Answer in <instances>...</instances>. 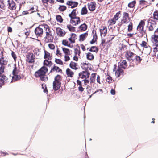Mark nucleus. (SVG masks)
<instances>
[{
    "label": "nucleus",
    "instance_id": "f257e3e1",
    "mask_svg": "<svg viewBox=\"0 0 158 158\" xmlns=\"http://www.w3.org/2000/svg\"><path fill=\"white\" fill-rule=\"evenodd\" d=\"M127 66V64L126 61L125 60H123L122 61H120L118 63V69L116 70V65H114V68L113 71H115L116 75L118 77L120 75H123V71L122 69V68L124 69Z\"/></svg>",
    "mask_w": 158,
    "mask_h": 158
},
{
    "label": "nucleus",
    "instance_id": "f03ea898",
    "mask_svg": "<svg viewBox=\"0 0 158 158\" xmlns=\"http://www.w3.org/2000/svg\"><path fill=\"white\" fill-rule=\"evenodd\" d=\"M48 71V69L45 66H43L38 71L35 72V76L37 77L40 78V80L44 81H47V77L45 74Z\"/></svg>",
    "mask_w": 158,
    "mask_h": 158
},
{
    "label": "nucleus",
    "instance_id": "7ed1b4c3",
    "mask_svg": "<svg viewBox=\"0 0 158 158\" xmlns=\"http://www.w3.org/2000/svg\"><path fill=\"white\" fill-rule=\"evenodd\" d=\"M44 30L46 34L44 37L45 41L47 42H52L53 38L52 32L49 26L46 24H44Z\"/></svg>",
    "mask_w": 158,
    "mask_h": 158
},
{
    "label": "nucleus",
    "instance_id": "20e7f679",
    "mask_svg": "<svg viewBox=\"0 0 158 158\" xmlns=\"http://www.w3.org/2000/svg\"><path fill=\"white\" fill-rule=\"evenodd\" d=\"M135 55L131 52H128L126 54L125 56L127 59L131 63V66H133L134 64V62H135V59H134V58Z\"/></svg>",
    "mask_w": 158,
    "mask_h": 158
},
{
    "label": "nucleus",
    "instance_id": "39448f33",
    "mask_svg": "<svg viewBox=\"0 0 158 158\" xmlns=\"http://www.w3.org/2000/svg\"><path fill=\"white\" fill-rule=\"evenodd\" d=\"M130 21L131 18L129 17V14L126 12H124L123 14L121 21V24H127Z\"/></svg>",
    "mask_w": 158,
    "mask_h": 158
},
{
    "label": "nucleus",
    "instance_id": "423d86ee",
    "mask_svg": "<svg viewBox=\"0 0 158 158\" xmlns=\"http://www.w3.org/2000/svg\"><path fill=\"white\" fill-rule=\"evenodd\" d=\"M44 29V24L40 25L36 27L35 30V32L37 36L40 37L43 33V31Z\"/></svg>",
    "mask_w": 158,
    "mask_h": 158
},
{
    "label": "nucleus",
    "instance_id": "0eeeda50",
    "mask_svg": "<svg viewBox=\"0 0 158 158\" xmlns=\"http://www.w3.org/2000/svg\"><path fill=\"white\" fill-rule=\"evenodd\" d=\"M18 73V70L15 65V67L13 71V76H12L11 82H14L15 81L21 79V77L19 75H18L17 74Z\"/></svg>",
    "mask_w": 158,
    "mask_h": 158
},
{
    "label": "nucleus",
    "instance_id": "6e6552de",
    "mask_svg": "<svg viewBox=\"0 0 158 158\" xmlns=\"http://www.w3.org/2000/svg\"><path fill=\"white\" fill-rule=\"evenodd\" d=\"M148 22L149 30L150 31H153L156 27V22L151 19H148Z\"/></svg>",
    "mask_w": 158,
    "mask_h": 158
},
{
    "label": "nucleus",
    "instance_id": "1a4fd4ad",
    "mask_svg": "<svg viewBox=\"0 0 158 158\" xmlns=\"http://www.w3.org/2000/svg\"><path fill=\"white\" fill-rule=\"evenodd\" d=\"M80 19L79 17H77L71 18L70 23L73 26H76L77 24H80Z\"/></svg>",
    "mask_w": 158,
    "mask_h": 158
},
{
    "label": "nucleus",
    "instance_id": "9d476101",
    "mask_svg": "<svg viewBox=\"0 0 158 158\" xmlns=\"http://www.w3.org/2000/svg\"><path fill=\"white\" fill-rule=\"evenodd\" d=\"M79 75V77L82 79H87L89 77L90 73L87 71H83L80 73Z\"/></svg>",
    "mask_w": 158,
    "mask_h": 158
},
{
    "label": "nucleus",
    "instance_id": "9b49d317",
    "mask_svg": "<svg viewBox=\"0 0 158 158\" xmlns=\"http://www.w3.org/2000/svg\"><path fill=\"white\" fill-rule=\"evenodd\" d=\"M8 8L11 10H15L16 7L15 2L12 0L8 1Z\"/></svg>",
    "mask_w": 158,
    "mask_h": 158
},
{
    "label": "nucleus",
    "instance_id": "f8f14e48",
    "mask_svg": "<svg viewBox=\"0 0 158 158\" xmlns=\"http://www.w3.org/2000/svg\"><path fill=\"white\" fill-rule=\"evenodd\" d=\"M56 32L57 34L60 37L64 36L66 33L64 30L60 27L56 28Z\"/></svg>",
    "mask_w": 158,
    "mask_h": 158
},
{
    "label": "nucleus",
    "instance_id": "ddd939ff",
    "mask_svg": "<svg viewBox=\"0 0 158 158\" xmlns=\"http://www.w3.org/2000/svg\"><path fill=\"white\" fill-rule=\"evenodd\" d=\"M66 4L68 5L69 8H74L77 6L78 3L76 2H73L72 1H68Z\"/></svg>",
    "mask_w": 158,
    "mask_h": 158
},
{
    "label": "nucleus",
    "instance_id": "4468645a",
    "mask_svg": "<svg viewBox=\"0 0 158 158\" xmlns=\"http://www.w3.org/2000/svg\"><path fill=\"white\" fill-rule=\"evenodd\" d=\"M151 41L154 44H158V35L155 34L151 35Z\"/></svg>",
    "mask_w": 158,
    "mask_h": 158
},
{
    "label": "nucleus",
    "instance_id": "2eb2a0df",
    "mask_svg": "<svg viewBox=\"0 0 158 158\" xmlns=\"http://www.w3.org/2000/svg\"><path fill=\"white\" fill-rule=\"evenodd\" d=\"M96 4L95 3L91 2L88 4V8L89 10L94 11L95 9Z\"/></svg>",
    "mask_w": 158,
    "mask_h": 158
},
{
    "label": "nucleus",
    "instance_id": "dca6fc26",
    "mask_svg": "<svg viewBox=\"0 0 158 158\" xmlns=\"http://www.w3.org/2000/svg\"><path fill=\"white\" fill-rule=\"evenodd\" d=\"M61 83L60 82L54 81L53 83V89L55 91L58 90L60 87Z\"/></svg>",
    "mask_w": 158,
    "mask_h": 158
},
{
    "label": "nucleus",
    "instance_id": "f3484780",
    "mask_svg": "<svg viewBox=\"0 0 158 158\" xmlns=\"http://www.w3.org/2000/svg\"><path fill=\"white\" fill-rule=\"evenodd\" d=\"M144 22L143 21H141L139 23L137 27V30L140 32H142L143 31Z\"/></svg>",
    "mask_w": 158,
    "mask_h": 158
},
{
    "label": "nucleus",
    "instance_id": "a211bd4d",
    "mask_svg": "<svg viewBox=\"0 0 158 158\" xmlns=\"http://www.w3.org/2000/svg\"><path fill=\"white\" fill-rule=\"evenodd\" d=\"M70 37L68 39V40L71 43H75V40L77 39V36L74 33H72L70 35Z\"/></svg>",
    "mask_w": 158,
    "mask_h": 158
},
{
    "label": "nucleus",
    "instance_id": "6ab92c4d",
    "mask_svg": "<svg viewBox=\"0 0 158 158\" xmlns=\"http://www.w3.org/2000/svg\"><path fill=\"white\" fill-rule=\"evenodd\" d=\"M100 34L101 36L104 37L107 33V29L105 27H103L100 29Z\"/></svg>",
    "mask_w": 158,
    "mask_h": 158
},
{
    "label": "nucleus",
    "instance_id": "aec40b11",
    "mask_svg": "<svg viewBox=\"0 0 158 158\" xmlns=\"http://www.w3.org/2000/svg\"><path fill=\"white\" fill-rule=\"evenodd\" d=\"M8 78L7 77L3 75H0V82L3 84L6 81Z\"/></svg>",
    "mask_w": 158,
    "mask_h": 158
},
{
    "label": "nucleus",
    "instance_id": "412c9836",
    "mask_svg": "<svg viewBox=\"0 0 158 158\" xmlns=\"http://www.w3.org/2000/svg\"><path fill=\"white\" fill-rule=\"evenodd\" d=\"M87 28V25L85 23H83L79 27V30L81 31H85Z\"/></svg>",
    "mask_w": 158,
    "mask_h": 158
},
{
    "label": "nucleus",
    "instance_id": "4be33fe9",
    "mask_svg": "<svg viewBox=\"0 0 158 158\" xmlns=\"http://www.w3.org/2000/svg\"><path fill=\"white\" fill-rule=\"evenodd\" d=\"M62 71L59 67L54 66L53 68L52 69L50 72H61Z\"/></svg>",
    "mask_w": 158,
    "mask_h": 158
},
{
    "label": "nucleus",
    "instance_id": "5701e85b",
    "mask_svg": "<svg viewBox=\"0 0 158 158\" xmlns=\"http://www.w3.org/2000/svg\"><path fill=\"white\" fill-rule=\"evenodd\" d=\"M77 10L76 9H74L71 12V13L69 15V16L70 18L77 17L76 16L77 15Z\"/></svg>",
    "mask_w": 158,
    "mask_h": 158
},
{
    "label": "nucleus",
    "instance_id": "b1692460",
    "mask_svg": "<svg viewBox=\"0 0 158 158\" xmlns=\"http://www.w3.org/2000/svg\"><path fill=\"white\" fill-rule=\"evenodd\" d=\"M88 36V33L87 32L79 36V40L80 41H83Z\"/></svg>",
    "mask_w": 158,
    "mask_h": 158
},
{
    "label": "nucleus",
    "instance_id": "393cba45",
    "mask_svg": "<svg viewBox=\"0 0 158 158\" xmlns=\"http://www.w3.org/2000/svg\"><path fill=\"white\" fill-rule=\"evenodd\" d=\"M66 73L68 76L72 77L74 75L73 72L69 69L67 68L66 70Z\"/></svg>",
    "mask_w": 158,
    "mask_h": 158
},
{
    "label": "nucleus",
    "instance_id": "a878e982",
    "mask_svg": "<svg viewBox=\"0 0 158 158\" xmlns=\"http://www.w3.org/2000/svg\"><path fill=\"white\" fill-rule=\"evenodd\" d=\"M7 64V61L3 57L0 59V64L1 66H5V65Z\"/></svg>",
    "mask_w": 158,
    "mask_h": 158
},
{
    "label": "nucleus",
    "instance_id": "bb28decb",
    "mask_svg": "<svg viewBox=\"0 0 158 158\" xmlns=\"http://www.w3.org/2000/svg\"><path fill=\"white\" fill-rule=\"evenodd\" d=\"M27 60L29 63H32L34 62V57L32 54H30L27 56Z\"/></svg>",
    "mask_w": 158,
    "mask_h": 158
},
{
    "label": "nucleus",
    "instance_id": "cd10ccee",
    "mask_svg": "<svg viewBox=\"0 0 158 158\" xmlns=\"http://www.w3.org/2000/svg\"><path fill=\"white\" fill-rule=\"evenodd\" d=\"M69 66L70 67L75 70H76L78 69L77 68V64L73 62H71Z\"/></svg>",
    "mask_w": 158,
    "mask_h": 158
},
{
    "label": "nucleus",
    "instance_id": "c85d7f7f",
    "mask_svg": "<svg viewBox=\"0 0 158 158\" xmlns=\"http://www.w3.org/2000/svg\"><path fill=\"white\" fill-rule=\"evenodd\" d=\"M52 64V62L51 61H48L47 60H45L44 62V66H46L48 67H50Z\"/></svg>",
    "mask_w": 158,
    "mask_h": 158
},
{
    "label": "nucleus",
    "instance_id": "c756f323",
    "mask_svg": "<svg viewBox=\"0 0 158 158\" xmlns=\"http://www.w3.org/2000/svg\"><path fill=\"white\" fill-rule=\"evenodd\" d=\"M116 21L115 20V19L113 18L108 20V23L109 26L113 25L115 24Z\"/></svg>",
    "mask_w": 158,
    "mask_h": 158
},
{
    "label": "nucleus",
    "instance_id": "7c9ffc66",
    "mask_svg": "<svg viewBox=\"0 0 158 158\" xmlns=\"http://www.w3.org/2000/svg\"><path fill=\"white\" fill-rule=\"evenodd\" d=\"M62 49L65 55H70L71 52L69 49L63 47L62 48Z\"/></svg>",
    "mask_w": 158,
    "mask_h": 158
},
{
    "label": "nucleus",
    "instance_id": "2f4dec72",
    "mask_svg": "<svg viewBox=\"0 0 158 158\" xmlns=\"http://www.w3.org/2000/svg\"><path fill=\"white\" fill-rule=\"evenodd\" d=\"M62 44L64 46L69 47H72L70 45L71 44L67 40H63L62 41Z\"/></svg>",
    "mask_w": 158,
    "mask_h": 158
},
{
    "label": "nucleus",
    "instance_id": "473e14b6",
    "mask_svg": "<svg viewBox=\"0 0 158 158\" xmlns=\"http://www.w3.org/2000/svg\"><path fill=\"white\" fill-rule=\"evenodd\" d=\"M86 56L87 59L90 60H92L94 58V55L90 52L88 53L87 54Z\"/></svg>",
    "mask_w": 158,
    "mask_h": 158
},
{
    "label": "nucleus",
    "instance_id": "72a5a7b5",
    "mask_svg": "<svg viewBox=\"0 0 158 158\" xmlns=\"http://www.w3.org/2000/svg\"><path fill=\"white\" fill-rule=\"evenodd\" d=\"M134 59H135V61H137V62L136 63V64H137L138 63H139L141 60V59L140 57L139 56H137L135 54L134 55Z\"/></svg>",
    "mask_w": 158,
    "mask_h": 158
},
{
    "label": "nucleus",
    "instance_id": "f704fd0d",
    "mask_svg": "<svg viewBox=\"0 0 158 158\" xmlns=\"http://www.w3.org/2000/svg\"><path fill=\"white\" fill-rule=\"evenodd\" d=\"M143 50L146 52L147 54H150L151 51V48L149 45L144 49L143 48Z\"/></svg>",
    "mask_w": 158,
    "mask_h": 158
},
{
    "label": "nucleus",
    "instance_id": "c9c22d12",
    "mask_svg": "<svg viewBox=\"0 0 158 158\" xmlns=\"http://www.w3.org/2000/svg\"><path fill=\"white\" fill-rule=\"evenodd\" d=\"M96 73H92L90 77V83H94L95 81L96 77Z\"/></svg>",
    "mask_w": 158,
    "mask_h": 158
},
{
    "label": "nucleus",
    "instance_id": "e433bc0d",
    "mask_svg": "<svg viewBox=\"0 0 158 158\" xmlns=\"http://www.w3.org/2000/svg\"><path fill=\"white\" fill-rule=\"evenodd\" d=\"M106 81L109 83H112L113 81V80L112 79V77L108 75L106 76Z\"/></svg>",
    "mask_w": 158,
    "mask_h": 158
},
{
    "label": "nucleus",
    "instance_id": "4c0bfd02",
    "mask_svg": "<svg viewBox=\"0 0 158 158\" xmlns=\"http://www.w3.org/2000/svg\"><path fill=\"white\" fill-rule=\"evenodd\" d=\"M66 27L70 31L73 32L75 31V27H73L70 24L67 25Z\"/></svg>",
    "mask_w": 158,
    "mask_h": 158
},
{
    "label": "nucleus",
    "instance_id": "58836bf2",
    "mask_svg": "<svg viewBox=\"0 0 158 158\" xmlns=\"http://www.w3.org/2000/svg\"><path fill=\"white\" fill-rule=\"evenodd\" d=\"M120 12L119 11L116 13L113 18L115 20L117 21L120 17Z\"/></svg>",
    "mask_w": 158,
    "mask_h": 158
},
{
    "label": "nucleus",
    "instance_id": "ea45409f",
    "mask_svg": "<svg viewBox=\"0 0 158 158\" xmlns=\"http://www.w3.org/2000/svg\"><path fill=\"white\" fill-rule=\"evenodd\" d=\"M152 47L154 52H156L158 51V44H154Z\"/></svg>",
    "mask_w": 158,
    "mask_h": 158
},
{
    "label": "nucleus",
    "instance_id": "a19ab883",
    "mask_svg": "<svg viewBox=\"0 0 158 158\" xmlns=\"http://www.w3.org/2000/svg\"><path fill=\"white\" fill-rule=\"evenodd\" d=\"M56 19L58 22H59L60 23H61L63 21V19H62L61 16L60 15H56Z\"/></svg>",
    "mask_w": 158,
    "mask_h": 158
},
{
    "label": "nucleus",
    "instance_id": "79ce46f5",
    "mask_svg": "<svg viewBox=\"0 0 158 158\" xmlns=\"http://www.w3.org/2000/svg\"><path fill=\"white\" fill-rule=\"evenodd\" d=\"M81 15H85L87 13V8L86 7H84L82 8L81 10Z\"/></svg>",
    "mask_w": 158,
    "mask_h": 158
},
{
    "label": "nucleus",
    "instance_id": "37998d69",
    "mask_svg": "<svg viewBox=\"0 0 158 158\" xmlns=\"http://www.w3.org/2000/svg\"><path fill=\"white\" fill-rule=\"evenodd\" d=\"M34 9V8L33 7H32L31 8V9L28 10V11H24L23 12V15H27V14H28L29 13H31L34 12V11H32L31 12H30L31 10H33Z\"/></svg>",
    "mask_w": 158,
    "mask_h": 158
},
{
    "label": "nucleus",
    "instance_id": "c03bdc74",
    "mask_svg": "<svg viewBox=\"0 0 158 158\" xmlns=\"http://www.w3.org/2000/svg\"><path fill=\"white\" fill-rule=\"evenodd\" d=\"M89 51L97 52L98 51V49L96 47L92 46L90 48V49H89Z\"/></svg>",
    "mask_w": 158,
    "mask_h": 158
},
{
    "label": "nucleus",
    "instance_id": "a18cd8bd",
    "mask_svg": "<svg viewBox=\"0 0 158 158\" xmlns=\"http://www.w3.org/2000/svg\"><path fill=\"white\" fill-rule=\"evenodd\" d=\"M62 80L61 76L60 75H57L55 78V81H57L58 82H60Z\"/></svg>",
    "mask_w": 158,
    "mask_h": 158
},
{
    "label": "nucleus",
    "instance_id": "49530a36",
    "mask_svg": "<svg viewBox=\"0 0 158 158\" xmlns=\"http://www.w3.org/2000/svg\"><path fill=\"white\" fill-rule=\"evenodd\" d=\"M154 19L158 20V11H156L154 12L153 14Z\"/></svg>",
    "mask_w": 158,
    "mask_h": 158
},
{
    "label": "nucleus",
    "instance_id": "de8ad7c7",
    "mask_svg": "<svg viewBox=\"0 0 158 158\" xmlns=\"http://www.w3.org/2000/svg\"><path fill=\"white\" fill-rule=\"evenodd\" d=\"M66 9V7L65 6H60L59 8V10L61 11H64Z\"/></svg>",
    "mask_w": 158,
    "mask_h": 158
},
{
    "label": "nucleus",
    "instance_id": "09e8293b",
    "mask_svg": "<svg viewBox=\"0 0 158 158\" xmlns=\"http://www.w3.org/2000/svg\"><path fill=\"white\" fill-rule=\"evenodd\" d=\"M132 26V23L131 22H130L128 25V31L130 32L132 30L133 27Z\"/></svg>",
    "mask_w": 158,
    "mask_h": 158
},
{
    "label": "nucleus",
    "instance_id": "8fccbe9b",
    "mask_svg": "<svg viewBox=\"0 0 158 158\" xmlns=\"http://www.w3.org/2000/svg\"><path fill=\"white\" fill-rule=\"evenodd\" d=\"M135 3H136L135 1H133L132 2H131L130 3L128 4V6L129 7L132 8L135 5Z\"/></svg>",
    "mask_w": 158,
    "mask_h": 158
},
{
    "label": "nucleus",
    "instance_id": "3c124183",
    "mask_svg": "<svg viewBox=\"0 0 158 158\" xmlns=\"http://www.w3.org/2000/svg\"><path fill=\"white\" fill-rule=\"evenodd\" d=\"M140 45L142 47H143L144 48L147 47L148 46H149V45H148L147 43L144 41H142Z\"/></svg>",
    "mask_w": 158,
    "mask_h": 158
},
{
    "label": "nucleus",
    "instance_id": "603ef678",
    "mask_svg": "<svg viewBox=\"0 0 158 158\" xmlns=\"http://www.w3.org/2000/svg\"><path fill=\"white\" fill-rule=\"evenodd\" d=\"M97 38V36L96 35H94L93 36V38L92 40L90 41V43L91 44H93L95 43V42L96 41Z\"/></svg>",
    "mask_w": 158,
    "mask_h": 158
},
{
    "label": "nucleus",
    "instance_id": "864d4df0",
    "mask_svg": "<svg viewBox=\"0 0 158 158\" xmlns=\"http://www.w3.org/2000/svg\"><path fill=\"white\" fill-rule=\"evenodd\" d=\"M96 80L97 82L99 84H101L102 82V81L101 80L100 76L99 75L97 76Z\"/></svg>",
    "mask_w": 158,
    "mask_h": 158
},
{
    "label": "nucleus",
    "instance_id": "5fc2aeb1",
    "mask_svg": "<svg viewBox=\"0 0 158 158\" xmlns=\"http://www.w3.org/2000/svg\"><path fill=\"white\" fill-rule=\"evenodd\" d=\"M42 88L43 89L44 92L47 93L48 91L47 89V88L46 86V85L45 84H42Z\"/></svg>",
    "mask_w": 158,
    "mask_h": 158
},
{
    "label": "nucleus",
    "instance_id": "6e6d98bb",
    "mask_svg": "<svg viewBox=\"0 0 158 158\" xmlns=\"http://www.w3.org/2000/svg\"><path fill=\"white\" fill-rule=\"evenodd\" d=\"M5 66H1L0 67V75H2V73L4 72L5 69Z\"/></svg>",
    "mask_w": 158,
    "mask_h": 158
},
{
    "label": "nucleus",
    "instance_id": "4d7b16f0",
    "mask_svg": "<svg viewBox=\"0 0 158 158\" xmlns=\"http://www.w3.org/2000/svg\"><path fill=\"white\" fill-rule=\"evenodd\" d=\"M48 46L51 49L53 50L55 49V46L53 44H48Z\"/></svg>",
    "mask_w": 158,
    "mask_h": 158
},
{
    "label": "nucleus",
    "instance_id": "13d9d810",
    "mask_svg": "<svg viewBox=\"0 0 158 158\" xmlns=\"http://www.w3.org/2000/svg\"><path fill=\"white\" fill-rule=\"evenodd\" d=\"M56 62L59 64L62 65L63 64V62L61 60L59 59H56L55 60Z\"/></svg>",
    "mask_w": 158,
    "mask_h": 158
},
{
    "label": "nucleus",
    "instance_id": "bf43d9fd",
    "mask_svg": "<svg viewBox=\"0 0 158 158\" xmlns=\"http://www.w3.org/2000/svg\"><path fill=\"white\" fill-rule=\"evenodd\" d=\"M56 54L58 56H61L62 54L60 52V51L58 49V48H57Z\"/></svg>",
    "mask_w": 158,
    "mask_h": 158
},
{
    "label": "nucleus",
    "instance_id": "052dcab7",
    "mask_svg": "<svg viewBox=\"0 0 158 158\" xmlns=\"http://www.w3.org/2000/svg\"><path fill=\"white\" fill-rule=\"evenodd\" d=\"M69 55H65L64 56V60L65 61H69L70 58L69 56Z\"/></svg>",
    "mask_w": 158,
    "mask_h": 158
},
{
    "label": "nucleus",
    "instance_id": "680f3d73",
    "mask_svg": "<svg viewBox=\"0 0 158 158\" xmlns=\"http://www.w3.org/2000/svg\"><path fill=\"white\" fill-rule=\"evenodd\" d=\"M83 81H84V84L85 85H87L89 83V80L86 79H84Z\"/></svg>",
    "mask_w": 158,
    "mask_h": 158
},
{
    "label": "nucleus",
    "instance_id": "e2e57ef3",
    "mask_svg": "<svg viewBox=\"0 0 158 158\" xmlns=\"http://www.w3.org/2000/svg\"><path fill=\"white\" fill-rule=\"evenodd\" d=\"M80 53V51L79 50H76V52H75V55L76 56H79Z\"/></svg>",
    "mask_w": 158,
    "mask_h": 158
},
{
    "label": "nucleus",
    "instance_id": "0e129e2a",
    "mask_svg": "<svg viewBox=\"0 0 158 158\" xmlns=\"http://www.w3.org/2000/svg\"><path fill=\"white\" fill-rule=\"evenodd\" d=\"M12 56L13 58H14V60L15 61L16 58V55L15 53L13 52H12Z\"/></svg>",
    "mask_w": 158,
    "mask_h": 158
},
{
    "label": "nucleus",
    "instance_id": "69168bd1",
    "mask_svg": "<svg viewBox=\"0 0 158 158\" xmlns=\"http://www.w3.org/2000/svg\"><path fill=\"white\" fill-rule=\"evenodd\" d=\"M50 57L49 55H48L45 53V54L44 56V58H47L48 60H49V59Z\"/></svg>",
    "mask_w": 158,
    "mask_h": 158
},
{
    "label": "nucleus",
    "instance_id": "338daca9",
    "mask_svg": "<svg viewBox=\"0 0 158 158\" xmlns=\"http://www.w3.org/2000/svg\"><path fill=\"white\" fill-rule=\"evenodd\" d=\"M84 88L82 87V85L79 86L78 87V89L80 91L82 92L84 91Z\"/></svg>",
    "mask_w": 158,
    "mask_h": 158
},
{
    "label": "nucleus",
    "instance_id": "774afa93",
    "mask_svg": "<svg viewBox=\"0 0 158 158\" xmlns=\"http://www.w3.org/2000/svg\"><path fill=\"white\" fill-rule=\"evenodd\" d=\"M110 93L112 95H114L115 94V90L113 89H112L110 91Z\"/></svg>",
    "mask_w": 158,
    "mask_h": 158
}]
</instances>
